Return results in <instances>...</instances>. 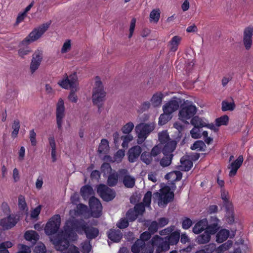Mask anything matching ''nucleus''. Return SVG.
Masks as SVG:
<instances>
[{"label":"nucleus","instance_id":"nucleus-1","mask_svg":"<svg viewBox=\"0 0 253 253\" xmlns=\"http://www.w3.org/2000/svg\"><path fill=\"white\" fill-rule=\"evenodd\" d=\"M65 231L68 236L77 235L75 231L79 234H85L89 241L96 238L99 231L97 228L93 227L83 219H69L66 222Z\"/></svg>","mask_w":253,"mask_h":253},{"label":"nucleus","instance_id":"nucleus-2","mask_svg":"<svg viewBox=\"0 0 253 253\" xmlns=\"http://www.w3.org/2000/svg\"><path fill=\"white\" fill-rule=\"evenodd\" d=\"M50 23L43 24L37 28L34 29L27 37H26L19 44L20 48L18 51L19 56L23 58L31 50L28 46L31 43L38 40L48 29Z\"/></svg>","mask_w":253,"mask_h":253},{"label":"nucleus","instance_id":"nucleus-3","mask_svg":"<svg viewBox=\"0 0 253 253\" xmlns=\"http://www.w3.org/2000/svg\"><path fill=\"white\" fill-rule=\"evenodd\" d=\"M106 94L99 77H96L94 86L92 89V101L94 105L98 106L99 111L105 101Z\"/></svg>","mask_w":253,"mask_h":253},{"label":"nucleus","instance_id":"nucleus-4","mask_svg":"<svg viewBox=\"0 0 253 253\" xmlns=\"http://www.w3.org/2000/svg\"><path fill=\"white\" fill-rule=\"evenodd\" d=\"M65 228L66 224L61 233L58 234L57 237H54L51 239L57 251H63L66 249L67 250L70 246L69 240H76L77 238V235L68 236L65 231Z\"/></svg>","mask_w":253,"mask_h":253},{"label":"nucleus","instance_id":"nucleus-5","mask_svg":"<svg viewBox=\"0 0 253 253\" xmlns=\"http://www.w3.org/2000/svg\"><path fill=\"white\" fill-rule=\"evenodd\" d=\"M154 200L158 201L160 207L166 206L169 203L173 200L174 193L170 191L169 187L161 189L159 192H155L153 195Z\"/></svg>","mask_w":253,"mask_h":253},{"label":"nucleus","instance_id":"nucleus-6","mask_svg":"<svg viewBox=\"0 0 253 253\" xmlns=\"http://www.w3.org/2000/svg\"><path fill=\"white\" fill-rule=\"evenodd\" d=\"M154 129V125L153 124L141 123L137 125L135 127V131L138 137L137 143L138 144H142Z\"/></svg>","mask_w":253,"mask_h":253},{"label":"nucleus","instance_id":"nucleus-7","mask_svg":"<svg viewBox=\"0 0 253 253\" xmlns=\"http://www.w3.org/2000/svg\"><path fill=\"white\" fill-rule=\"evenodd\" d=\"M197 112V108L192 103H186L179 111V118L183 122L192 118Z\"/></svg>","mask_w":253,"mask_h":253},{"label":"nucleus","instance_id":"nucleus-8","mask_svg":"<svg viewBox=\"0 0 253 253\" xmlns=\"http://www.w3.org/2000/svg\"><path fill=\"white\" fill-rule=\"evenodd\" d=\"M61 224V217L59 214H55L50 218L46 223L44 231L48 235L56 233L59 230Z\"/></svg>","mask_w":253,"mask_h":253},{"label":"nucleus","instance_id":"nucleus-9","mask_svg":"<svg viewBox=\"0 0 253 253\" xmlns=\"http://www.w3.org/2000/svg\"><path fill=\"white\" fill-rule=\"evenodd\" d=\"M151 244L153 247H157L158 252H166L170 248L169 244L168 243L166 237H161L158 235L153 236L151 239Z\"/></svg>","mask_w":253,"mask_h":253},{"label":"nucleus","instance_id":"nucleus-10","mask_svg":"<svg viewBox=\"0 0 253 253\" xmlns=\"http://www.w3.org/2000/svg\"><path fill=\"white\" fill-rule=\"evenodd\" d=\"M97 191L100 197L105 201H111L116 196L115 191L104 184H100L97 187Z\"/></svg>","mask_w":253,"mask_h":253},{"label":"nucleus","instance_id":"nucleus-11","mask_svg":"<svg viewBox=\"0 0 253 253\" xmlns=\"http://www.w3.org/2000/svg\"><path fill=\"white\" fill-rule=\"evenodd\" d=\"M89 206L92 216L98 218L101 215L102 207L100 201L98 199L93 196L90 197Z\"/></svg>","mask_w":253,"mask_h":253},{"label":"nucleus","instance_id":"nucleus-12","mask_svg":"<svg viewBox=\"0 0 253 253\" xmlns=\"http://www.w3.org/2000/svg\"><path fill=\"white\" fill-rule=\"evenodd\" d=\"M119 177L122 180V182L126 188H132L135 183V179L131 176L127 170L121 169L119 170Z\"/></svg>","mask_w":253,"mask_h":253},{"label":"nucleus","instance_id":"nucleus-13","mask_svg":"<svg viewBox=\"0 0 253 253\" xmlns=\"http://www.w3.org/2000/svg\"><path fill=\"white\" fill-rule=\"evenodd\" d=\"M65 108L64 101L62 98H60L57 103L56 110L57 125L59 129L62 128L63 119L65 115Z\"/></svg>","mask_w":253,"mask_h":253},{"label":"nucleus","instance_id":"nucleus-14","mask_svg":"<svg viewBox=\"0 0 253 253\" xmlns=\"http://www.w3.org/2000/svg\"><path fill=\"white\" fill-rule=\"evenodd\" d=\"M42 59V51L41 50H36L32 56L30 69L32 74H33L39 67Z\"/></svg>","mask_w":253,"mask_h":253},{"label":"nucleus","instance_id":"nucleus-15","mask_svg":"<svg viewBox=\"0 0 253 253\" xmlns=\"http://www.w3.org/2000/svg\"><path fill=\"white\" fill-rule=\"evenodd\" d=\"M253 28L249 26L245 29L243 34V43L247 50L251 48L252 45Z\"/></svg>","mask_w":253,"mask_h":253},{"label":"nucleus","instance_id":"nucleus-16","mask_svg":"<svg viewBox=\"0 0 253 253\" xmlns=\"http://www.w3.org/2000/svg\"><path fill=\"white\" fill-rule=\"evenodd\" d=\"M179 106V102L177 99L174 97L163 106V110L164 112H166L172 115V113L176 111L178 109Z\"/></svg>","mask_w":253,"mask_h":253},{"label":"nucleus","instance_id":"nucleus-17","mask_svg":"<svg viewBox=\"0 0 253 253\" xmlns=\"http://www.w3.org/2000/svg\"><path fill=\"white\" fill-rule=\"evenodd\" d=\"M243 161L244 158L243 156L240 155L236 160L232 162L228 165V168L230 169L229 172V177H233L236 174L237 170L242 166Z\"/></svg>","mask_w":253,"mask_h":253},{"label":"nucleus","instance_id":"nucleus-18","mask_svg":"<svg viewBox=\"0 0 253 253\" xmlns=\"http://www.w3.org/2000/svg\"><path fill=\"white\" fill-rule=\"evenodd\" d=\"M141 152V148L138 145H135L130 148L127 153L129 162L130 163L135 162L140 156Z\"/></svg>","mask_w":253,"mask_h":253},{"label":"nucleus","instance_id":"nucleus-19","mask_svg":"<svg viewBox=\"0 0 253 253\" xmlns=\"http://www.w3.org/2000/svg\"><path fill=\"white\" fill-rule=\"evenodd\" d=\"M17 222L15 217L10 215L0 220V226H2L3 229L7 230L14 226Z\"/></svg>","mask_w":253,"mask_h":253},{"label":"nucleus","instance_id":"nucleus-20","mask_svg":"<svg viewBox=\"0 0 253 253\" xmlns=\"http://www.w3.org/2000/svg\"><path fill=\"white\" fill-rule=\"evenodd\" d=\"M182 177V174L180 171H174L170 172L165 175V178L171 181V188L174 190L176 185L174 182L179 181Z\"/></svg>","mask_w":253,"mask_h":253},{"label":"nucleus","instance_id":"nucleus-21","mask_svg":"<svg viewBox=\"0 0 253 253\" xmlns=\"http://www.w3.org/2000/svg\"><path fill=\"white\" fill-rule=\"evenodd\" d=\"M220 220L216 216H211L210 224L207 225V230L214 235L220 228Z\"/></svg>","mask_w":253,"mask_h":253},{"label":"nucleus","instance_id":"nucleus-22","mask_svg":"<svg viewBox=\"0 0 253 253\" xmlns=\"http://www.w3.org/2000/svg\"><path fill=\"white\" fill-rule=\"evenodd\" d=\"M208 220L204 218L197 222L193 227L192 231L196 234L207 230Z\"/></svg>","mask_w":253,"mask_h":253},{"label":"nucleus","instance_id":"nucleus-23","mask_svg":"<svg viewBox=\"0 0 253 253\" xmlns=\"http://www.w3.org/2000/svg\"><path fill=\"white\" fill-rule=\"evenodd\" d=\"M211 235L213 234L206 230L196 238L195 241L199 245L206 244L210 241Z\"/></svg>","mask_w":253,"mask_h":253},{"label":"nucleus","instance_id":"nucleus-24","mask_svg":"<svg viewBox=\"0 0 253 253\" xmlns=\"http://www.w3.org/2000/svg\"><path fill=\"white\" fill-rule=\"evenodd\" d=\"M108 238L114 242L118 243L122 238L123 234L119 229H110L107 232Z\"/></svg>","mask_w":253,"mask_h":253},{"label":"nucleus","instance_id":"nucleus-25","mask_svg":"<svg viewBox=\"0 0 253 253\" xmlns=\"http://www.w3.org/2000/svg\"><path fill=\"white\" fill-rule=\"evenodd\" d=\"M162 151L164 155L173 154L172 152L176 148L177 142L175 140H171L165 143Z\"/></svg>","mask_w":253,"mask_h":253},{"label":"nucleus","instance_id":"nucleus-26","mask_svg":"<svg viewBox=\"0 0 253 253\" xmlns=\"http://www.w3.org/2000/svg\"><path fill=\"white\" fill-rule=\"evenodd\" d=\"M182 38L179 36H174L169 41L168 43V47L171 52H175L178 49Z\"/></svg>","mask_w":253,"mask_h":253},{"label":"nucleus","instance_id":"nucleus-27","mask_svg":"<svg viewBox=\"0 0 253 253\" xmlns=\"http://www.w3.org/2000/svg\"><path fill=\"white\" fill-rule=\"evenodd\" d=\"M180 236V231L176 230L171 233L169 235L166 237L170 245H176L179 241Z\"/></svg>","mask_w":253,"mask_h":253},{"label":"nucleus","instance_id":"nucleus-28","mask_svg":"<svg viewBox=\"0 0 253 253\" xmlns=\"http://www.w3.org/2000/svg\"><path fill=\"white\" fill-rule=\"evenodd\" d=\"M145 246L146 244L143 240L137 239L132 245L131 250L133 253H139L143 251Z\"/></svg>","mask_w":253,"mask_h":253},{"label":"nucleus","instance_id":"nucleus-29","mask_svg":"<svg viewBox=\"0 0 253 253\" xmlns=\"http://www.w3.org/2000/svg\"><path fill=\"white\" fill-rule=\"evenodd\" d=\"M230 232L226 229H221L216 235V241L218 243H222L229 237Z\"/></svg>","mask_w":253,"mask_h":253},{"label":"nucleus","instance_id":"nucleus-30","mask_svg":"<svg viewBox=\"0 0 253 253\" xmlns=\"http://www.w3.org/2000/svg\"><path fill=\"white\" fill-rule=\"evenodd\" d=\"M93 193L92 188L89 185H85L81 189V195L84 200L89 198Z\"/></svg>","mask_w":253,"mask_h":253},{"label":"nucleus","instance_id":"nucleus-31","mask_svg":"<svg viewBox=\"0 0 253 253\" xmlns=\"http://www.w3.org/2000/svg\"><path fill=\"white\" fill-rule=\"evenodd\" d=\"M221 198L223 200V206L225 208H231L233 206L232 203L230 201V196L228 192L224 189L221 190Z\"/></svg>","mask_w":253,"mask_h":253},{"label":"nucleus","instance_id":"nucleus-32","mask_svg":"<svg viewBox=\"0 0 253 253\" xmlns=\"http://www.w3.org/2000/svg\"><path fill=\"white\" fill-rule=\"evenodd\" d=\"M164 97L163 94L161 92L155 93L150 100L151 104L155 107L160 106L162 104Z\"/></svg>","mask_w":253,"mask_h":253},{"label":"nucleus","instance_id":"nucleus-33","mask_svg":"<svg viewBox=\"0 0 253 253\" xmlns=\"http://www.w3.org/2000/svg\"><path fill=\"white\" fill-rule=\"evenodd\" d=\"M181 165L179 166V169L182 171H188L193 166V163L189 160L182 157L180 159Z\"/></svg>","mask_w":253,"mask_h":253},{"label":"nucleus","instance_id":"nucleus-34","mask_svg":"<svg viewBox=\"0 0 253 253\" xmlns=\"http://www.w3.org/2000/svg\"><path fill=\"white\" fill-rule=\"evenodd\" d=\"M24 237L26 240L31 241L33 243H36L39 239V234L36 231L33 230L26 231Z\"/></svg>","mask_w":253,"mask_h":253},{"label":"nucleus","instance_id":"nucleus-35","mask_svg":"<svg viewBox=\"0 0 253 253\" xmlns=\"http://www.w3.org/2000/svg\"><path fill=\"white\" fill-rule=\"evenodd\" d=\"M191 124L195 127L201 128L206 126V122L198 116L193 117L191 120Z\"/></svg>","mask_w":253,"mask_h":253},{"label":"nucleus","instance_id":"nucleus-36","mask_svg":"<svg viewBox=\"0 0 253 253\" xmlns=\"http://www.w3.org/2000/svg\"><path fill=\"white\" fill-rule=\"evenodd\" d=\"M109 142L106 139H102L99 145L98 152L99 154H105L109 150Z\"/></svg>","mask_w":253,"mask_h":253},{"label":"nucleus","instance_id":"nucleus-37","mask_svg":"<svg viewBox=\"0 0 253 253\" xmlns=\"http://www.w3.org/2000/svg\"><path fill=\"white\" fill-rule=\"evenodd\" d=\"M20 126L19 120L18 119L14 120L12 124V128L13 130L11 134V136L13 139H15L17 137V135L20 129Z\"/></svg>","mask_w":253,"mask_h":253},{"label":"nucleus","instance_id":"nucleus-38","mask_svg":"<svg viewBox=\"0 0 253 253\" xmlns=\"http://www.w3.org/2000/svg\"><path fill=\"white\" fill-rule=\"evenodd\" d=\"M119 174L117 172H113L111 173L107 179V184L109 186L112 187L115 186L118 181V177Z\"/></svg>","mask_w":253,"mask_h":253},{"label":"nucleus","instance_id":"nucleus-39","mask_svg":"<svg viewBox=\"0 0 253 253\" xmlns=\"http://www.w3.org/2000/svg\"><path fill=\"white\" fill-rule=\"evenodd\" d=\"M173 154L164 155V157L160 160V165L163 167L169 166L173 158Z\"/></svg>","mask_w":253,"mask_h":253},{"label":"nucleus","instance_id":"nucleus-40","mask_svg":"<svg viewBox=\"0 0 253 253\" xmlns=\"http://www.w3.org/2000/svg\"><path fill=\"white\" fill-rule=\"evenodd\" d=\"M225 209L226 221L229 224H232L234 222L233 206H231V208H225Z\"/></svg>","mask_w":253,"mask_h":253},{"label":"nucleus","instance_id":"nucleus-41","mask_svg":"<svg viewBox=\"0 0 253 253\" xmlns=\"http://www.w3.org/2000/svg\"><path fill=\"white\" fill-rule=\"evenodd\" d=\"M140 159L143 163L147 165H150L153 160L150 153L147 151H144L141 154L140 156Z\"/></svg>","mask_w":253,"mask_h":253},{"label":"nucleus","instance_id":"nucleus-42","mask_svg":"<svg viewBox=\"0 0 253 253\" xmlns=\"http://www.w3.org/2000/svg\"><path fill=\"white\" fill-rule=\"evenodd\" d=\"M206 147L205 143L202 140L196 141L190 147L191 149L197 151H204Z\"/></svg>","mask_w":253,"mask_h":253},{"label":"nucleus","instance_id":"nucleus-43","mask_svg":"<svg viewBox=\"0 0 253 253\" xmlns=\"http://www.w3.org/2000/svg\"><path fill=\"white\" fill-rule=\"evenodd\" d=\"M172 118V115L168 114L166 112H164L161 114L159 119V124L160 125H164L168 123Z\"/></svg>","mask_w":253,"mask_h":253},{"label":"nucleus","instance_id":"nucleus-44","mask_svg":"<svg viewBox=\"0 0 253 253\" xmlns=\"http://www.w3.org/2000/svg\"><path fill=\"white\" fill-rule=\"evenodd\" d=\"M68 80L69 81V84L71 86V88H75L78 85V77L76 73L70 75L68 77Z\"/></svg>","mask_w":253,"mask_h":253},{"label":"nucleus","instance_id":"nucleus-45","mask_svg":"<svg viewBox=\"0 0 253 253\" xmlns=\"http://www.w3.org/2000/svg\"><path fill=\"white\" fill-rule=\"evenodd\" d=\"M235 108V105L233 101L232 102H228L226 101L222 102V110L223 111H233Z\"/></svg>","mask_w":253,"mask_h":253},{"label":"nucleus","instance_id":"nucleus-46","mask_svg":"<svg viewBox=\"0 0 253 253\" xmlns=\"http://www.w3.org/2000/svg\"><path fill=\"white\" fill-rule=\"evenodd\" d=\"M233 242L231 240H228L226 242L219 246L216 249L217 253L224 252L229 250L232 246Z\"/></svg>","mask_w":253,"mask_h":253},{"label":"nucleus","instance_id":"nucleus-47","mask_svg":"<svg viewBox=\"0 0 253 253\" xmlns=\"http://www.w3.org/2000/svg\"><path fill=\"white\" fill-rule=\"evenodd\" d=\"M159 140L161 143L164 144L170 140L169 134L167 130L163 131L159 133Z\"/></svg>","mask_w":253,"mask_h":253},{"label":"nucleus","instance_id":"nucleus-48","mask_svg":"<svg viewBox=\"0 0 253 253\" xmlns=\"http://www.w3.org/2000/svg\"><path fill=\"white\" fill-rule=\"evenodd\" d=\"M18 207L21 211H28L27 205L25 201V197L20 195L18 197Z\"/></svg>","mask_w":253,"mask_h":253},{"label":"nucleus","instance_id":"nucleus-49","mask_svg":"<svg viewBox=\"0 0 253 253\" xmlns=\"http://www.w3.org/2000/svg\"><path fill=\"white\" fill-rule=\"evenodd\" d=\"M229 121V117L227 115H224L215 120V123L217 126L224 125L226 126L227 125Z\"/></svg>","mask_w":253,"mask_h":253},{"label":"nucleus","instance_id":"nucleus-50","mask_svg":"<svg viewBox=\"0 0 253 253\" xmlns=\"http://www.w3.org/2000/svg\"><path fill=\"white\" fill-rule=\"evenodd\" d=\"M12 246V244L9 241L2 242L0 244V253H9L7 250Z\"/></svg>","mask_w":253,"mask_h":253},{"label":"nucleus","instance_id":"nucleus-51","mask_svg":"<svg viewBox=\"0 0 253 253\" xmlns=\"http://www.w3.org/2000/svg\"><path fill=\"white\" fill-rule=\"evenodd\" d=\"M138 216L135 211L132 209L128 210L126 213V217L130 221H134Z\"/></svg>","mask_w":253,"mask_h":253},{"label":"nucleus","instance_id":"nucleus-52","mask_svg":"<svg viewBox=\"0 0 253 253\" xmlns=\"http://www.w3.org/2000/svg\"><path fill=\"white\" fill-rule=\"evenodd\" d=\"M58 84L62 88L65 89H68L71 88V86L69 84V81L68 80V76L67 74L65 75V77L62 80L58 82Z\"/></svg>","mask_w":253,"mask_h":253},{"label":"nucleus","instance_id":"nucleus-53","mask_svg":"<svg viewBox=\"0 0 253 253\" xmlns=\"http://www.w3.org/2000/svg\"><path fill=\"white\" fill-rule=\"evenodd\" d=\"M125 156V151L123 150H119L114 156L113 162L119 163L122 161L123 158Z\"/></svg>","mask_w":253,"mask_h":253},{"label":"nucleus","instance_id":"nucleus-54","mask_svg":"<svg viewBox=\"0 0 253 253\" xmlns=\"http://www.w3.org/2000/svg\"><path fill=\"white\" fill-rule=\"evenodd\" d=\"M134 128V125L132 122L126 123L122 128V132L125 134H129Z\"/></svg>","mask_w":253,"mask_h":253},{"label":"nucleus","instance_id":"nucleus-55","mask_svg":"<svg viewBox=\"0 0 253 253\" xmlns=\"http://www.w3.org/2000/svg\"><path fill=\"white\" fill-rule=\"evenodd\" d=\"M138 215H141L145 211V207L143 203L136 204L133 209Z\"/></svg>","mask_w":253,"mask_h":253},{"label":"nucleus","instance_id":"nucleus-56","mask_svg":"<svg viewBox=\"0 0 253 253\" xmlns=\"http://www.w3.org/2000/svg\"><path fill=\"white\" fill-rule=\"evenodd\" d=\"M216 249V245L214 243H210L206 245L201 250H204L205 253H212Z\"/></svg>","mask_w":253,"mask_h":253},{"label":"nucleus","instance_id":"nucleus-57","mask_svg":"<svg viewBox=\"0 0 253 253\" xmlns=\"http://www.w3.org/2000/svg\"><path fill=\"white\" fill-rule=\"evenodd\" d=\"M192 225V220L188 217H184L182 220V227L185 230L188 229Z\"/></svg>","mask_w":253,"mask_h":253},{"label":"nucleus","instance_id":"nucleus-58","mask_svg":"<svg viewBox=\"0 0 253 253\" xmlns=\"http://www.w3.org/2000/svg\"><path fill=\"white\" fill-rule=\"evenodd\" d=\"M200 127L194 126L190 130V134L192 138L197 139L201 137V134L200 133Z\"/></svg>","mask_w":253,"mask_h":253},{"label":"nucleus","instance_id":"nucleus-59","mask_svg":"<svg viewBox=\"0 0 253 253\" xmlns=\"http://www.w3.org/2000/svg\"><path fill=\"white\" fill-rule=\"evenodd\" d=\"M175 226L171 225L160 231V234L162 236L169 235L171 233L174 231Z\"/></svg>","mask_w":253,"mask_h":253},{"label":"nucleus","instance_id":"nucleus-60","mask_svg":"<svg viewBox=\"0 0 253 253\" xmlns=\"http://www.w3.org/2000/svg\"><path fill=\"white\" fill-rule=\"evenodd\" d=\"M160 18V12L159 10L154 9L150 14V21L158 22Z\"/></svg>","mask_w":253,"mask_h":253},{"label":"nucleus","instance_id":"nucleus-61","mask_svg":"<svg viewBox=\"0 0 253 253\" xmlns=\"http://www.w3.org/2000/svg\"><path fill=\"white\" fill-rule=\"evenodd\" d=\"M152 198V192L150 191H148L145 194L143 198V203L145 204L146 206H150L151 201Z\"/></svg>","mask_w":253,"mask_h":253},{"label":"nucleus","instance_id":"nucleus-62","mask_svg":"<svg viewBox=\"0 0 253 253\" xmlns=\"http://www.w3.org/2000/svg\"><path fill=\"white\" fill-rule=\"evenodd\" d=\"M117 226L120 229H124L128 226V220L125 218H121L117 224Z\"/></svg>","mask_w":253,"mask_h":253},{"label":"nucleus","instance_id":"nucleus-63","mask_svg":"<svg viewBox=\"0 0 253 253\" xmlns=\"http://www.w3.org/2000/svg\"><path fill=\"white\" fill-rule=\"evenodd\" d=\"M101 170L104 174L110 173L112 170L110 165L107 163H104L101 167Z\"/></svg>","mask_w":253,"mask_h":253},{"label":"nucleus","instance_id":"nucleus-64","mask_svg":"<svg viewBox=\"0 0 253 253\" xmlns=\"http://www.w3.org/2000/svg\"><path fill=\"white\" fill-rule=\"evenodd\" d=\"M19 251L17 253H30L31 249L29 247L23 245L19 244L18 245Z\"/></svg>","mask_w":253,"mask_h":253}]
</instances>
